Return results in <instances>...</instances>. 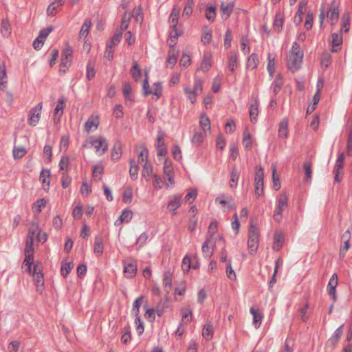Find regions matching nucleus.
Here are the masks:
<instances>
[{"label": "nucleus", "mask_w": 352, "mask_h": 352, "mask_svg": "<svg viewBox=\"0 0 352 352\" xmlns=\"http://www.w3.org/2000/svg\"><path fill=\"white\" fill-rule=\"evenodd\" d=\"M91 26V21L90 19H86L81 27L79 32V38H84L87 36L89 33L90 28Z\"/></svg>", "instance_id": "6ab92c4d"}, {"label": "nucleus", "mask_w": 352, "mask_h": 352, "mask_svg": "<svg viewBox=\"0 0 352 352\" xmlns=\"http://www.w3.org/2000/svg\"><path fill=\"white\" fill-rule=\"evenodd\" d=\"M211 67V59L210 56L204 55L201 63V69L204 72H207Z\"/></svg>", "instance_id": "49530a36"}, {"label": "nucleus", "mask_w": 352, "mask_h": 352, "mask_svg": "<svg viewBox=\"0 0 352 352\" xmlns=\"http://www.w3.org/2000/svg\"><path fill=\"white\" fill-rule=\"evenodd\" d=\"M124 272L126 277L133 278L135 276L137 272V265L133 263H128L126 261H123Z\"/></svg>", "instance_id": "ddd939ff"}, {"label": "nucleus", "mask_w": 352, "mask_h": 352, "mask_svg": "<svg viewBox=\"0 0 352 352\" xmlns=\"http://www.w3.org/2000/svg\"><path fill=\"white\" fill-rule=\"evenodd\" d=\"M250 313L253 316V324L255 328H258L261 324L262 316L261 314L254 308L251 307L250 309Z\"/></svg>", "instance_id": "f704fd0d"}, {"label": "nucleus", "mask_w": 352, "mask_h": 352, "mask_svg": "<svg viewBox=\"0 0 352 352\" xmlns=\"http://www.w3.org/2000/svg\"><path fill=\"white\" fill-rule=\"evenodd\" d=\"M213 326L210 322H207L202 331V336L206 340H210L213 334Z\"/></svg>", "instance_id": "2f4dec72"}, {"label": "nucleus", "mask_w": 352, "mask_h": 352, "mask_svg": "<svg viewBox=\"0 0 352 352\" xmlns=\"http://www.w3.org/2000/svg\"><path fill=\"white\" fill-rule=\"evenodd\" d=\"M307 5V0H300V2L298 3V11L294 16L295 23L300 24L302 22V15L305 12Z\"/></svg>", "instance_id": "9b49d317"}, {"label": "nucleus", "mask_w": 352, "mask_h": 352, "mask_svg": "<svg viewBox=\"0 0 352 352\" xmlns=\"http://www.w3.org/2000/svg\"><path fill=\"white\" fill-rule=\"evenodd\" d=\"M344 160V154L343 152L339 153L338 159L336 162L334 172L341 173L343 168V163Z\"/></svg>", "instance_id": "ea45409f"}, {"label": "nucleus", "mask_w": 352, "mask_h": 352, "mask_svg": "<svg viewBox=\"0 0 352 352\" xmlns=\"http://www.w3.org/2000/svg\"><path fill=\"white\" fill-rule=\"evenodd\" d=\"M131 74L133 78L138 81L141 76V69L139 68L138 64L135 63L131 69Z\"/></svg>", "instance_id": "3c124183"}, {"label": "nucleus", "mask_w": 352, "mask_h": 352, "mask_svg": "<svg viewBox=\"0 0 352 352\" xmlns=\"http://www.w3.org/2000/svg\"><path fill=\"white\" fill-rule=\"evenodd\" d=\"M206 135L207 133L204 131H196L191 140L192 143L196 146L200 145L203 142Z\"/></svg>", "instance_id": "473e14b6"}, {"label": "nucleus", "mask_w": 352, "mask_h": 352, "mask_svg": "<svg viewBox=\"0 0 352 352\" xmlns=\"http://www.w3.org/2000/svg\"><path fill=\"white\" fill-rule=\"evenodd\" d=\"M153 172V166L151 164H148L147 162L144 163L142 176L148 179V177L152 174Z\"/></svg>", "instance_id": "5fc2aeb1"}, {"label": "nucleus", "mask_w": 352, "mask_h": 352, "mask_svg": "<svg viewBox=\"0 0 352 352\" xmlns=\"http://www.w3.org/2000/svg\"><path fill=\"white\" fill-rule=\"evenodd\" d=\"M288 206V197L285 193H281L276 201V208L274 213V219L280 223L282 220V212Z\"/></svg>", "instance_id": "7ed1b4c3"}, {"label": "nucleus", "mask_w": 352, "mask_h": 352, "mask_svg": "<svg viewBox=\"0 0 352 352\" xmlns=\"http://www.w3.org/2000/svg\"><path fill=\"white\" fill-rule=\"evenodd\" d=\"M132 212L129 210H124L122 211V213L121 214L120 217V219L121 221H124L126 223H128L131 221L132 219Z\"/></svg>", "instance_id": "052dcab7"}, {"label": "nucleus", "mask_w": 352, "mask_h": 352, "mask_svg": "<svg viewBox=\"0 0 352 352\" xmlns=\"http://www.w3.org/2000/svg\"><path fill=\"white\" fill-rule=\"evenodd\" d=\"M73 264L70 262L62 265L61 273L64 277H66L72 270Z\"/></svg>", "instance_id": "338daca9"}, {"label": "nucleus", "mask_w": 352, "mask_h": 352, "mask_svg": "<svg viewBox=\"0 0 352 352\" xmlns=\"http://www.w3.org/2000/svg\"><path fill=\"white\" fill-rule=\"evenodd\" d=\"M36 267L34 266V276L36 281V288L37 291L42 292L43 287H44V279H43V275L41 272H36Z\"/></svg>", "instance_id": "4be33fe9"}, {"label": "nucleus", "mask_w": 352, "mask_h": 352, "mask_svg": "<svg viewBox=\"0 0 352 352\" xmlns=\"http://www.w3.org/2000/svg\"><path fill=\"white\" fill-rule=\"evenodd\" d=\"M122 153L121 144L119 142H116L111 152V160L115 162L119 160Z\"/></svg>", "instance_id": "cd10ccee"}, {"label": "nucleus", "mask_w": 352, "mask_h": 352, "mask_svg": "<svg viewBox=\"0 0 352 352\" xmlns=\"http://www.w3.org/2000/svg\"><path fill=\"white\" fill-rule=\"evenodd\" d=\"M42 107V102H41L32 109L28 119L30 125L34 126L38 124L41 117Z\"/></svg>", "instance_id": "6e6552de"}, {"label": "nucleus", "mask_w": 352, "mask_h": 352, "mask_svg": "<svg viewBox=\"0 0 352 352\" xmlns=\"http://www.w3.org/2000/svg\"><path fill=\"white\" fill-rule=\"evenodd\" d=\"M328 14H329V21L331 25H335L339 18V11L338 6H331L328 10Z\"/></svg>", "instance_id": "a211bd4d"}, {"label": "nucleus", "mask_w": 352, "mask_h": 352, "mask_svg": "<svg viewBox=\"0 0 352 352\" xmlns=\"http://www.w3.org/2000/svg\"><path fill=\"white\" fill-rule=\"evenodd\" d=\"M25 260L23 261V263L27 265L28 267V272H31V265L33 263V261H34V256H33V253H28V252H25Z\"/></svg>", "instance_id": "e2e57ef3"}, {"label": "nucleus", "mask_w": 352, "mask_h": 352, "mask_svg": "<svg viewBox=\"0 0 352 352\" xmlns=\"http://www.w3.org/2000/svg\"><path fill=\"white\" fill-rule=\"evenodd\" d=\"M212 38V32L208 28V27H204L203 29V32L201 37V41L204 45L208 44Z\"/></svg>", "instance_id": "4c0bfd02"}, {"label": "nucleus", "mask_w": 352, "mask_h": 352, "mask_svg": "<svg viewBox=\"0 0 352 352\" xmlns=\"http://www.w3.org/2000/svg\"><path fill=\"white\" fill-rule=\"evenodd\" d=\"M139 168L133 159L130 160L129 174L132 179L138 178Z\"/></svg>", "instance_id": "e433bc0d"}, {"label": "nucleus", "mask_w": 352, "mask_h": 352, "mask_svg": "<svg viewBox=\"0 0 352 352\" xmlns=\"http://www.w3.org/2000/svg\"><path fill=\"white\" fill-rule=\"evenodd\" d=\"M135 324L136 325V330H137L138 334L139 336L142 335L144 332V323H143L142 319L140 318L139 314L135 315Z\"/></svg>", "instance_id": "09e8293b"}, {"label": "nucleus", "mask_w": 352, "mask_h": 352, "mask_svg": "<svg viewBox=\"0 0 352 352\" xmlns=\"http://www.w3.org/2000/svg\"><path fill=\"white\" fill-rule=\"evenodd\" d=\"M202 89L203 82L201 79L197 76H195L194 78L193 89L188 86H186L184 88V91L187 95V97L190 102L194 104L197 101V96L202 91Z\"/></svg>", "instance_id": "f03ea898"}, {"label": "nucleus", "mask_w": 352, "mask_h": 352, "mask_svg": "<svg viewBox=\"0 0 352 352\" xmlns=\"http://www.w3.org/2000/svg\"><path fill=\"white\" fill-rule=\"evenodd\" d=\"M250 116L251 118V122L254 123L257 121L256 116L258 113V103L255 101L254 104H252L250 107Z\"/></svg>", "instance_id": "79ce46f5"}, {"label": "nucleus", "mask_w": 352, "mask_h": 352, "mask_svg": "<svg viewBox=\"0 0 352 352\" xmlns=\"http://www.w3.org/2000/svg\"><path fill=\"white\" fill-rule=\"evenodd\" d=\"M157 156H164L167 153V148L165 146L164 140L162 135H158L156 144Z\"/></svg>", "instance_id": "2eb2a0df"}, {"label": "nucleus", "mask_w": 352, "mask_h": 352, "mask_svg": "<svg viewBox=\"0 0 352 352\" xmlns=\"http://www.w3.org/2000/svg\"><path fill=\"white\" fill-rule=\"evenodd\" d=\"M144 298V296H141L138 298H137L135 299V300L133 302V309H132V312L135 314V315H138L139 314V311H140V307L141 306V304L142 302V300Z\"/></svg>", "instance_id": "6e6d98bb"}, {"label": "nucleus", "mask_w": 352, "mask_h": 352, "mask_svg": "<svg viewBox=\"0 0 352 352\" xmlns=\"http://www.w3.org/2000/svg\"><path fill=\"white\" fill-rule=\"evenodd\" d=\"M285 15L280 11L276 12L274 17L273 28L275 32L280 33L283 30Z\"/></svg>", "instance_id": "1a4fd4ad"}, {"label": "nucleus", "mask_w": 352, "mask_h": 352, "mask_svg": "<svg viewBox=\"0 0 352 352\" xmlns=\"http://www.w3.org/2000/svg\"><path fill=\"white\" fill-rule=\"evenodd\" d=\"M258 63V55L255 53H252L248 58L246 67L248 69H254L257 68Z\"/></svg>", "instance_id": "a878e982"}, {"label": "nucleus", "mask_w": 352, "mask_h": 352, "mask_svg": "<svg viewBox=\"0 0 352 352\" xmlns=\"http://www.w3.org/2000/svg\"><path fill=\"white\" fill-rule=\"evenodd\" d=\"M178 16H169V23L170 27L172 28L171 32H170V36L171 38H177V36L179 35V34L177 32V25L178 23Z\"/></svg>", "instance_id": "dca6fc26"}, {"label": "nucleus", "mask_w": 352, "mask_h": 352, "mask_svg": "<svg viewBox=\"0 0 352 352\" xmlns=\"http://www.w3.org/2000/svg\"><path fill=\"white\" fill-rule=\"evenodd\" d=\"M239 175L235 168L232 169L230 173V187L232 188H235L237 186V182L239 180Z\"/></svg>", "instance_id": "c03bdc74"}, {"label": "nucleus", "mask_w": 352, "mask_h": 352, "mask_svg": "<svg viewBox=\"0 0 352 352\" xmlns=\"http://www.w3.org/2000/svg\"><path fill=\"white\" fill-rule=\"evenodd\" d=\"M103 173V167L102 165H96L93 168L92 173L93 177L95 180H100L101 177H98L99 175H101Z\"/></svg>", "instance_id": "680f3d73"}, {"label": "nucleus", "mask_w": 352, "mask_h": 352, "mask_svg": "<svg viewBox=\"0 0 352 352\" xmlns=\"http://www.w3.org/2000/svg\"><path fill=\"white\" fill-rule=\"evenodd\" d=\"M267 60H268L267 67V71H268L270 75L272 76L275 72L274 58L272 57L271 54H268Z\"/></svg>", "instance_id": "8fccbe9b"}, {"label": "nucleus", "mask_w": 352, "mask_h": 352, "mask_svg": "<svg viewBox=\"0 0 352 352\" xmlns=\"http://www.w3.org/2000/svg\"><path fill=\"white\" fill-rule=\"evenodd\" d=\"M272 87L275 95H276L280 91L282 87V80L280 77H276L274 79L272 84Z\"/></svg>", "instance_id": "603ef678"}, {"label": "nucleus", "mask_w": 352, "mask_h": 352, "mask_svg": "<svg viewBox=\"0 0 352 352\" xmlns=\"http://www.w3.org/2000/svg\"><path fill=\"white\" fill-rule=\"evenodd\" d=\"M182 204V196L181 195H175L170 198L168 204V209L173 212L174 214H176V210L181 206Z\"/></svg>", "instance_id": "4468645a"}, {"label": "nucleus", "mask_w": 352, "mask_h": 352, "mask_svg": "<svg viewBox=\"0 0 352 352\" xmlns=\"http://www.w3.org/2000/svg\"><path fill=\"white\" fill-rule=\"evenodd\" d=\"M99 125V119L97 116H91L85 123V129L87 133L96 131Z\"/></svg>", "instance_id": "f8f14e48"}, {"label": "nucleus", "mask_w": 352, "mask_h": 352, "mask_svg": "<svg viewBox=\"0 0 352 352\" xmlns=\"http://www.w3.org/2000/svg\"><path fill=\"white\" fill-rule=\"evenodd\" d=\"M233 6L232 4H228L225 6L223 3L221 6V10L223 12V16H225V19H228L232 10Z\"/></svg>", "instance_id": "bf43d9fd"}, {"label": "nucleus", "mask_w": 352, "mask_h": 352, "mask_svg": "<svg viewBox=\"0 0 352 352\" xmlns=\"http://www.w3.org/2000/svg\"><path fill=\"white\" fill-rule=\"evenodd\" d=\"M65 107V99L63 96L58 98V103L56 106V108L54 109V116H58V120H59L60 117L62 116L63 113V109ZM54 120H56V118H54Z\"/></svg>", "instance_id": "aec40b11"}, {"label": "nucleus", "mask_w": 352, "mask_h": 352, "mask_svg": "<svg viewBox=\"0 0 352 352\" xmlns=\"http://www.w3.org/2000/svg\"><path fill=\"white\" fill-rule=\"evenodd\" d=\"M232 40V31L230 29H228L226 32L225 38H224V45L226 48H229L231 46Z\"/></svg>", "instance_id": "69168bd1"}, {"label": "nucleus", "mask_w": 352, "mask_h": 352, "mask_svg": "<svg viewBox=\"0 0 352 352\" xmlns=\"http://www.w3.org/2000/svg\"><path fill=\"white\" fill-rule=\"evenodd\" d=\"M89 143L94 147L95 151L99 155H102L107 151L109 144L107 139L103 136L91 137Z\"/></svg>", "instance_id": "20e7f679"}, {"label": "nucleus", "mask_w": 352, "mask_h": 352, "mask_svg": "<svg viewBox=\"0 0 352 352\" xmlns=\"http://www.w3.org/2000/svg\"><path fill=\"white\" fill-rule=\"evenodd\" d=\"M338 285V276L336 274H333L329 279L328 285H327V291L329 295L331 297V298L336 301V289Z\"/></svg>", "instance_id": "9d476101"}, {"label": "nucleus", "mask_w": 352, "mask_h": 352, "mask_svg": "<svg viewBox=\"0 0 352 352\" xmlns=\"http://www.w3.org/2000/svg\"><path fill=\"white\" fill-rule=\"evenodd\" d=\"M342 43V35L341 33H333L332 34V52H338V47Z\"/></svg>", "instance_id": "f3484780"}, {"label": "nucleus", "mask_w": 352, "mask_h": 352, "mask_svg": "<svg viewBox=\"0 0 352 352\" xmlns=\"http://www.w3.org/2000/svg\"><path fill=\"white\" fill-rule=\"evenodd\" d=\"M26 153V151L24 147L19 146L14 148L13 150V155L15 159L21 158Z\"/></svg>", "instance_id": "0e129e2a"}, {"label": "nucleus", "mask_w": 352, "mask_h": 352, "mask_svg": "<svg viewBox=\"0 0 352 352\" xmlns=\"http://www.w3.org/2000/svg\"><path fill=\"white\" fill-rule=\"evenodd\" d=\"M255 194L260 197L263 195L264 189V173L262 168L256 170L255 173Z\"/></svg>", "instance_id": "423d86ee"}, {"label": "nucleus", "mask_w": 352, "mask_h": 352, "mask_svg": "<svg viewBox=\"0 0 352 352\" xmlns=\"http://www.w3.org/2000/svg\"><path fill=\"white\" fill-rule=\"evenodd\" d=\"M278 136L280 138L285 139L288 136V122L283 120L280 122L278 129Z\"/></svg>", "instance_id": "b1692460"}, {"label": "nucleus", "mask_w": 352, "mask_h": 352, "mask_svg": "<svg viewBox=\"0 0 352 352\" xmlns=\"http://www.w3.org/2000/svg\"><path fill=\"white\" fill-rule=\"evenodd\" d=\"M148 151L146 147L143 146L141 151L138 155V162L140 163H146L148 160Z\"/></svg>", "instance_id": "4d7b16f0"}, {"label": "nucleus", "mask_w": 352, "mask_h": 352, "mask_svg": "<svg viewBox=\"0 0 352 352\" xmlns=\"http://www.w3.org/2000/svg\"><path fill=\"white\" fill-rule=\"evenodd\" d=\"M34 234H35L34 232L32 231V230L30 229L29 230L28 236V238L26 240L25 252L33 253V252H34L33 241H34Z\"/></svg>", "instance_id": "393cba45"}, {"label": "nucleus", "mask_w": 352, "mask_h": 352, "mask_svg": "<svg viewBox=\"0 0 352 352\" xmlns=\"http://www.w3.org/2000/svg\"><path fill=\"white\" fill-rule=\"evenodd\" d=\"M344 324L340 325L338 328L336 329L332 336L329 339V342L332 345H336L340 337L343 333L342 327Z\"/></svg>", "instance_id": "c85d7f7f"}, {"label": "nucleus", "mask_w": 352, "mask_h": 352, "mask_svg": "<svg viewBox=\"0 0 352 352\" xmlns=\"http://www.w3.org/2000/svg\"><path fill=\"white\" fill-rule=\"evenodd\" d=\"M303 168L305 172V179L307 181L310 180L312 176L311 165L309 162H305L303 164Z\"/></svg>", "instance_id": "13d9d810"}, {"label": "nucleus", "mask_w": 352, "mask_h": 352, "mask_svg": "<svg viewBox=\"0 0 352 352\" xmlns=\"http://www.w3.org/2000/svg\"><path fill=\"white\" fill-rule=\"evenodd\" d=\"M237 61H238V54L237 53L234 52H232L230 53L228 56V68L230 70V72H234L235 71V69L237 66Z\"/></svg>", "instance_id": "412c9836"}, {"label": "nucleus", "mask_w": 352, "mask_h": 352, "mask_svg": "<svg viewBox=\"0 0 352 352\" xmlns=\"http://www.w3.org/2000/svg\"><path fill=\"white\" fill-rule=\"evenodd\" d=\"M284 241V236L281 232H276L274 236L273 249L278 250Z\"/></svg>", "instance_id": "7c9ffc66"}, {"label": "nucleus", "mask_w": 352, "mask_h": 352, "mask_svg": "<svg viewBox=\"0 0 352 352\" xmlns=\"http://www.w3.org/2000/svg\"><path fill=\"white\" fill-rule=\"evenodd\" d=\"M303 54L289 53L287 58V65L292 71L297 70L302 63Z\"/></svg>", "instance_id": "0eeeda50"}, {"label": "nucleus", "mask_w": 352, "mask_h": 352, "mask_svg": "<svg viewBox=\"0 0 352 352\" xmlns=\"http://www.w3.org/2000/svg\"><path fill=\"white\" fill-rule=\"evenodd\" d=\"M162 87L160 82H155L153 85L152 89H151V94L157 96V98H160L162 94Z\"/></svg>", "instance_id": "864d4df0"}, {"label": "nucleus", "mask_w": 352, "mask_h": 352, "mask_svg": "<svg viewBox=\"0 0 352 352\" xmlns=\"http://www.w3.org/2000/svg\"><path fill=\"white\" fill-rule=\"evenodd\" d=\"M104 245L102 243V239L100 236H96L95 238L94 246V252L97 255V256H100L103 254Z\"/></svg>", "instance_id": "5701e85b"}, {"label": "nucleus", "mask_w": 352, "mask_h": 352, "mask_svg": "<svg viewBox=\"0 0 352 352\" xmlns=\"http://www.w3.org/2000/svg\"><path fill=\"white\" fill-rule=\"evenodd\" d=\"M215 202L223 206H226L225 210L227 211L231 210L234 206L228 199H224V196H219L215 199Z\"/></svg>", "instance_id": "a19ab883"}, {"label": "nucleus", "mask_w": 352, "mask_h": 352, "mask_svg": "<svg viewBox=\"0 0 352 352\" xmlns=\"http://www.w3.org/2000/svg\"><path fill=\"white\" fill-rule=\"evenodd\" d=\"M243 144L245 148L250 149L252 148V142L251 135L249 133H245L243 138Z\"/></svg>", "instance_id": "774afa93"}, {"label": "nucleus", "mask_w": 352, "mask_h": 352, "mask_svg": "<svg viewBox=\"0 0 352 352\" xmlns=\"http://www.w3.org/2000/svg\"><path fill=\"white\" fill-rule=\"evenodd\" d=\"M7 71L4 64L0 65V89H4L7 84Z\"/></svg>", "instance_id": "c756f323"}, {"label": "nucleus", "mask_w": 352, "mask_h": 352, "mask_svg": "<svg viewBox=\"0 0 352 352\" xmlns=\"http://www.w3.org/2000/svg\"><path fill=\"white\" fill-rule=\"evenodd\" d=\"M259 230L253 224H251L248 231V248L251 254H255L258 247Z\"/></svg>", "instance_id": "f257e3e1"}, {"label": "nucleus", "mask_w": 352, "mask_h": 352, "mask_svg": "<svg viewBox=\"0 0 352 352\" xmlns=\"http://www.w3.org/2000/svg\"><path fill=\"white\" fill-rule=\"evenodd\" d=\"M178 52L175 50H170L168 53V57L166 60V66L173 67L177 60Z\"/></svg>", "instance_id": "bb28decb"}, {"label": "nucleus", "mask_w": 352, "mask_h": 352, "mask_svg": "<svg viewBox=\"0 0 352 352\" xmlns=\"http://www.w3.org/2000/svg\"><path fill=\"white\" fill-rule=\"evenodd\" d=\"M210 243V239L208 238L204 241V243L202 244L201 249H202L204 256L206 258H210L212 255V253H213V250L209 246Z\"/></svg>", "instance_id": "c9c22d12"}, {"label": "nucleus", "mask_w": 352, "mask_h": 352, "mask_svg": "<svg viewBox=\"0 0 352 352\" xmlns=\"http://www.w3.org/2000/svg\"><path fill=\"white\" fill-rule=\"evenodd\" d=\"M200 126L202 128L203 131L210 133V122L208 116L201 115L199 120Z\"/></svg>", "instance_id": "72a5a7b5"}, {"label": "nucleus", "mask_w": 352, "mask_h": 352, "mask_svg": "<svg viewBox=\"0 0 352 352\" xmlns=\"http://www.w3.org/2000/svg\"><path fill=\"white\" fill-rule=\"evenodd\" d=\"M46 205V201L44 199H40L34 204L33 210L35 213L38 214L42 211L43 208Z\"/></svg>", "instance_id": "de8ad7c7"}, {"label": "nucleus", "mask_w": 352, "mask_h": 352, "mask_svg": "<svg viewBox=\"0 0 352 352\" xmlns=\"http://www.w3.org/2000/svg\"><path fill=\"white\" fill-rule=\"evenodd\" d=\"M72 50L71 47H67L65 48L62 52L60 64V72L65 73L72 61Z\"/></svg>", "instance_id": "39448f33"}, {"label": "nucleus", "mask_w": 352, "mask_h": 352, "mask_svg": "<svg viewBox=\"0 0 352 352\" xmlns=\"http://www.w3.org/2000/svg\"><path fill=\"white\" fill-rule=\"evenodd\" d=\"M1 32L3 37H8L11 34V26L6 20L1 22Z\"/></svg>", "instance_id": "58836bf2"}, {"label": "nucleus", "mask_w": 352, "mask_h": 352, "mask_svg": "<svg viewBox=\"0 0 352 352\" xmlns=\"http://www.w3.org/2000/svg\"><path fill=\"white\" fill-rule=\"evenodd\" d=\"M50 176V171L47 169H43L40 173V181L41 183L47 187L50 186V180L48 179Z\"/></svg>", "instance_id": "37998d69"}, {"label": "nucleus", "mask_w": 352, "mask_h": 352, "mask_svg": "<svg viewBox=\"0 0 352 352\" xmlns=\"http://www.w3.org/2000/svg\"><path fill=\"white\" fill-rule=\"evenodd\" d=\"M190 267H192V268H196L197 266L196 265H191V259L190 258L186 255L184 258H183V261H182V268L184 271V272H188L190 270Z\"/></svg>", "instance_id": "a18cd8bd"}]
</instances>
